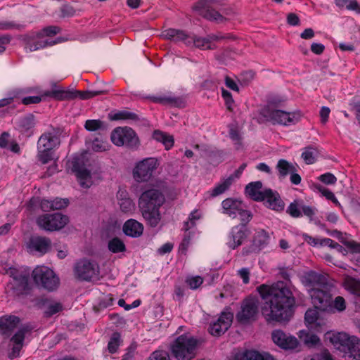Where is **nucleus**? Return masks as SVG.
I'll use <instances>...</instances> for the list:
<instances>
[{
	"instance_id": "f257e3e1",
	"label": "nucleus",
	"mask_w": 360,
	"mask_h": 360,
	"mask_svg": "<svg viewBox=\"0 0 360 360\" xmlns=\"http://www.w3.org/2000/svg\"><path fill=\"white\" fill-rule=\"evenodd\" d=\"M295 303L290 290L282 288L274 296L266 301L262 307V314L269 323L288 322L293 315Z\"/></svg>"
},
{
	"instance_id": "f03ea898",
	"label": "nucleus",
	"mask_w": 360,
	"mask_h": 360,
	"mask_svg": "<svg viewBox=\"0 0 360 360\" xmlns=\"http://www.w3.org/2000/svg\"><path fill=\"white\" fill-rule=\"evenodd\" d=\"M164 38L175 42L182 41L187 46H195L201 50H214L216 49L215 41L225 39L221 34H210L205 37L190 35L184 30L167 29L162 32Z\"/></svg>"
},
{
	"instance_id": "7ed1b4c3",
	"label": "nucleus",
	"mask_w": 360,
	"mask_h": 360,
	"mask_svg": "<svg viewBox=\"0 0 360 360\" xmlns=\"http://www.w3.org/2000/svg\"><path fill=\"white\" fill-rule=\"evenodd\" d=\"M200 341L194 336L186 333L178 336L172 343L170 349L177 360H191L197 354Z\"/></svg>"
},
{
	"instance_id": "20e7f679",
	"label": "nucleus",
	"mask_w": 360,
	"mask_h": 360,
	"mask_svg": "<svg viewBox=\"0 0 360 360\" xmlns=\"http://www.w3.org/2000/svg\"><path fill=\"white\" fill-rule=\"evenodd\" d=\"M160 165L158 158L150 157L143 159L136 163L133 169V177L136 182L144 183L149 181L155 174Z\"/></svg>"
},
{
	"instance_id": "39448f33",
	"label": "nucleus",
	"mask_w": 360,
	"mask_h": 360,
	"mask_svg": "<svg viewBox=\"0 0 360 360\" xmlns=\"http://www.w3.org/2000/svg\"><path fill=\"white\" fill-rule=\"evenodd\" d=\"M263 116L273 124H278L284 127H290L298 123L302 117V113L299 110L286 111L282 109L271 110Z\"/></svg>"
},
{
	"instance_id": "423d86ee",
	"label": "nucleus",
	"mask_w": 360,
	"mask_h": 360,
	"mask_svg": "<svg viewBox=\"0 0 360 360\" xmlns=\"http://www.w3.org/2000/svg\"><path fill=\"white\" fill-rule=\"evenodd\" d=\"M259 301L255 296H249L243 300L236 314L238 321L246 324L255 321L259 313Z\"/></svg>"
},
{
	"instance_id": "0eeeda50",
	"label": "nucleus",
	"mask_w": 360,
	"mask_h": 360,
	"mask_svg": "<svg viewBox=\"0 0 360 360\" xmlns=\"http://www.w3.org/2000/svg\"><path fill=\"white\" fill-rule=\"evenodd\" d=\"M112 142L117 146H124L129 148H137L139 140L135 131L130 127H117L111 133Z\"/></svg>"
},
{
	"instance_id": "6e6552de",
	"label": "nucleus",
	"mask_w": 360,
	"mask_h": 360,
	"mask_svg": "<svg viewBox=\"0 0 360 360\" xmlns=\"http://www.w3.org/2000/svg\"><path fill=\"white\" fill-rule=\"evenodd\" d=\"M32 278L35 283L44 288L52 291L59 284V279L54 272L45 266H38L32 271Z\"/></svg>"
},
{
	"instance_id": "1a4fd4ad",
	"label": "nucleus",
	"mask_w": 360,
	"mask_h": 360,
	"mask_svg": "<svg viewBox=\"0 0 360 360\" xmlns=\"http://www.w3.org/2000/svg\"><path fill=\"white\" fill-rule=\"evenodd\" d=\"M7 274L12 278L10 282L11 288L16 295L26 294L29 290V271L25 269L10 268Z\"/></svg>"
},
{
	"instance_id": "9d476101",
	"label": "nucleus",
	"mask_w": 360,
	"mask_h": 360,
	"mask_svg": "<svg viewBox=\"0 0 360 360\" xmlns=\"http://www.w3.org/2000/svg\"><path fill=\"white\" fill-rule=\"evenodd\" d=\"M308 291L315 308L324 311L331 309L330 300L332 298V295L328 283L319 288H310Z\"/></svg>"
},
{
	"instance_id": "9b49d317",
	"label": "nucleus",
	"mask_w": 360,
	"mask_h": 360,
	"mask_svg": "<svg viewBox=\"0 0 360 360\" xmlns=\"http://www.w3.org/2000/svg\"><path fill=\"white\" fill-rule=\"evenodd\" d=\"M75 273L80 280L89 281L98 279L100 269L96 262L82 259L76 263Z\"/></svg>"
},
{
	"instance_id": "f8f14e48",
	"label": "nucleus",
	"mask_w": 360,
	"mask_h": 360,
	"mask_svg": "<svg viewBox=\"0 0 360 360\" xmlns=\"http://www.w3.org/2000/svg\"><path fill=\"white\" fill-rule=\"evenodd\" d=\"M68 222V217L60 213L45 214L37 219L38 226L49 231H53L63 228Z\"/></svg>"
},
{
	"instance_id": "ddd939ff",
	"label": "nucleus",
	"mask_w": 360,
	"mask_h": 360,
	"mask_svg": "<svg viewBox=\"0 0 360 360\" xmlns=\"http://www.w3.org/2000/svg\"><path fill=\"white\" fill-rule=\"evenodd\" d=\"M68 167L74 172L83 188H89L91 185V176L90 172L83 167L82 160L80 157H74L68 162Z\"/></svg>"
},
{
	"instance_id": "4468645a",
	"label": "nucleus",
	"mask_w": 360,
	"mask_h": 360,
	"mask_svg": "<svg viewBox=\"0 0 360 360\" xmlns=\"http://www.w3.org/2000/svg\"><path fill=\"white\" fill-rule=\"evenodd\" d=\"M164 202V195L159 190L151 188L141 193L139 199V207H161Z\"/></svg>"
},
{
	"instance_id": "2eb2a0df",
	"label": "nucleus",
	"mask_w": 360,
	"mask_h": 360,
	"mask_svg": "<svg viewBox=\"0 0 360 360\" xmlns=\"http://www.w3.org/2000/svg\"><path fill=\"white\" fill-rule=\"evenodd\" d=\"M233 317V314L231 312H222L217 321L210 324V333L214 336H220L224 334L231 326Z\"/></svg>"
},
{
	"instance_id": "dca6fc26",
	"label": "nucleus",
	"mask_w": 360,
	"mask_h": 360,
	"mask_svg": "<svg viewBox=\"0 0 360 360\" xmlns=\"http://www.w3.org/2000/svg\"><path fill=\"white\" fill-rule=\"evenodd\" d=\"M271 336L274 342L282 349H294L299 345L298 340L295 337L288 335L281 330L273 331Z\"/></svg>"
},
{
	"instance_id": "f3484780",
	"label": "nucleus",
	"mask_w": 360,
	"mask_h": 360,
	"mask_svg": "<svg viewBox=\"0 0 360 360\" xmlns=\"http://www.w3.org/2000/svg\"><path fill=\"white\" fill-rule=\"evenodd\" d=\"M27 248L31 252H37L39 255H43L50 250L51 241L46 237L34 236L30 238Z\"/></svg>"
},
{
	"instance_id": "a211bd4d",
	"label": "nucleus",
	"mask_w": 360,
	"mask_h": 360,
	"mask_svg": "<svg viewBox=\"0 0 360 360\" xmlns=\"http://www.w3.org/2000/svg\"><path fill=\"white\" fill-rule=\"evenodd\" d=\"M60 143V138L54 131L44 132L39 137L37 142V148L53 150Z\"/></svg>"
},
{
	"instance_id": "6ab92c4d",
	"label": "nucleus",
	"mask_w": 360,
	"mask_h": 360,
	"mask_svg": "<svg viewBox=\"0 0 360 360\" xmlns=\"http://www.w3.org/2000/svg\"><path fill=\"white\" fill-rule=\"evenodd\" d=\"M302 283L310 288H319L327 283L326 278L315 271L305 272L301 277Z\"/></svg>"
},
{
	"instance_id": "aec40b11",
	"label": "nucleus",
	"mask_w": 360,
	"mask_h": 360,
	"mask_svg": "<svg viewBox=\"0 0 360 360\" xmlns=\"http://www.w3.org/2000/svg\"><path fill=\"white\" fill-rule=\"evenodd\" d=\"M306 324L308 328L317 332H321L323 330L325 323L319 317V313L316 309H308L304 316Z\"/></svg>"
},
{
	"instance_id": "412c9836",
	"label": "nucleus",
	"mask_w": 360,
	"mask_h": 360,
	"mask_svg": "<svg viewBox=\"0 0 360 360\" xmlns=\"http://www.w3.org/2000/svg\"><path fill=\"white\" fill-rule=\"evenodd\" d=\"M326 338L328 339L336 348L346 350L350 342V339H352V336L343 332H328L326 333Z\"/></svg>"
},
{
	"instance_id": "4be33fe9",
	"label": "nucleus",
	"mask_w": 360,
	"mask_h": 360,
	"mask_svg": "<svg viewBox=\"0 0 360 360\" xmlns=\"http://www.w3.org/2000/svg\"><path fill=\"white\" fill-rule=\"evenodd\" d=\"M243 205L242 201L231 198H226L221 202L223 213L233 219L237 217V213L241 210Z\"/></svg>"
},
{
	"instance_id": "5701e85b",
	"label": "nucleus",
	"mask_w": 360,
	"mask_h": 360,
	"mask_svg": "<svg viewBox=\"0 0 360 360\" xmlns=\"http://www.w3.org/2000/svg\"><path fill=\"white\" fill-rule=\"evenodd\" d=\"M160 207L139 208L143 219L148 225L156 227L161 220Z\"/></svg>"
},
{
	"instance_id": "b1692460",
	"label": "nucleus",
	"mask_w": 360,
	"mask_h": 360,
	"mask_svg": "<svg viewBox=\"0 0 360 360\" xmlns=\"http://www.w3.org/2000/svg\"><path fill=\"white\" fill-rule=\"evenodd\" d=\"M264 200H266L268 206L274 210L281 211L284 209L285 204L278 193L270 188L264 190Z\"/></svg>"
},
{
	"instance_id": "393cba45",
	"label": "nucleus",
	"mask_w": 360,
	"mask_h": 360,
	"mask_svg": "<svg viewBox=\"0 0 360 360\" xmlns=\"http://www.w3.org/2000/svg\"><path fill=\"white\" fill-rule=\"evenodd\" d=\"M123 231L127 236L138 238L143 234V225L135 219H130L124 224Z\"/></svg>"
},
{
	"instance_id": "a878e982",
	"label": "nucleus",
	"mask_w": 360,
	"mask_h": 360,
	"mask_svg": "<svg viewBox=\"0 0 360 360\" xmlns=\"http://www.w3.org/2000/svg\"><path fill=\"white\" fill-rule=\"evenodd\" d=\"M34 124V116L29 115L18 120L16 129L25 136L29 137L32 134V129Z\"/></svg>"
},
{
	"instance_id": "bb28decb",
	"label": "nucleus",
	"mask_w": 360,
	"mask_h": 360,
	"mask_svg": "<svg viewBox=\"0 0 360 360\" xmlns=\"http://www.w3.org/2000/svg\"><path fill=\"white\" fill-rule=\"evenodd\" d=\"M245 231L246 229L243 226H236L233 227L229 236V246L232 249H235L240 245L246 237Z\"/></svg>"
},
{
	"instance_id": "cd10ccee",
	"label": "nucleus",
	"mask_w": 360,
	"mask_h": 360,
	"mask_svg": "<svg viewBox=\"0 0 360 360\" xmlns=\"http://www.w3.org/2000/svg\"><path fill=\"white\" fill-rule=\"evenodd\" d=\"M262 183L259 181L248 184L245 187V193L255 201L264 200V190L262 191Z\"/></svg>"
},
{
	"instance_id": "c85d7f7f",
	"label": "nucleus",
	"mask_w": 360,
	"mask_h": 360,
	"mask_svg": "<svg viewBox=\"0 0 360 360\" xmlns=\"http://www.w3.org/2000/svg\"><path fill=\"white\" fill-rule=\"evenodd\" d=\"M20 323L18 316L6 315L0 317V333L5 335L14 330Z\"/></svg>"
},
{
	"instance_id": "c756f323",
	"label": "nucleus",
	"mask_w": 360,
	"mask_h": 360,
	"mask_svg": "<svg viewBox=\"0 0 360 360\" xmlns=\"http://www.w3.org/2000/svg\"><path fill=\"white\" fill-rule=\"evenodd\" d=\"M282 288H288L283 282L277 283L273 285L262 284L257 288V291L263 300L271 298L278 293Z\"/></svg>"
},
{
	"instance_id": "7c9ffc66",
	"label": "nucleus",
	"mask_w": 360,
	"mask_h": 360,
	"mask_svg": "<svg viewBox=\"0 0 360 360\" xmlns=\"http://www.w3.org/2000/svg\"><path fill=\"white\" fill-rule=\"evenodd\" d=\"M25 335V330L20 329L11 338L13 344L12 352L9 354V358L13 359L19 356L20 349L22 347Z\"/></svg>"
},
{
	"instance_id": "2f4dec72",
	"label": "nucleus",
	"mask_w": 360,
	"mask_h": 360,
	"mask_svg": "<svg viewBox=\"0 0 360 360\" xmlns=\"http://www.w3.org/2000/svg\"><path fill=\"white\" fill-rule=\"evenodd\" d=\"M232 360H274V359L267 353L260 354L256 351H245L236 354Z\"/></svg>"
},
{
	"instance_id": "473e14b6",
	"label": "nucleus",
	"mask_w": 360,
	"mask_h": 360,
	"mask_svg": "<svg viewBox=\"0 0 360 360\" xmlns=\"http://www.w3.org/2000/svg\"><path fill=\"white\" fill-rule=\"evenodd\" d=\"M44 96L51 97L58 101H65L72 99V91L65 90L63 88L54 85L50 91H46L43 93Z\"/></svg>"
},
{
	"instance_id": "72a5a7b5",
	"label": "nucleus",
	"mask_w": 360,
	"mask_h": 360,
	"mask_svg": "<svg viewBox=\"0 0 360 360\" xmlns=\"http://www.w3.org/2000/svg\"><path fill=\"white\" fill-rule=\"evenodd\" d=\"M53 44V43L52 41H49L48 39H46L43 35V34L40 32L37 34L35 39L27 44L26 49H27L30 51H34L40 49L45 48L47 46H51Z\"/></svg>"
},
{
	"instance_id": "f704fd0d",
	"label": "nucleus",
	"mask_w": 360,
	"mask_h": 360,
	"mask_svg": "<svg viewBox=\"0 0 360 360\" xmlns=\"http://www.w3.org/2000/svg\"><path fill=\"white\" fill-rule=\"evenodd\" d=\"M117 198L119 200L120 207L123 212L128 213L134 210V203L128 197V193L126 191L120 190L117 192Z\"/></svg>"
},
{
	"instance_id": "c9c22d12",
	"label": "nucleus",
	"mask_w": 360,
	"mask_h": 360,
	"mask_svg": "<svg viewBox=\"0 0 360 360\" xmlns=\"http://www.w3.org/2000/svg\"><path fill=\"white\" fill-rule=\"evenodd\" d=\"M286 99L280 96H271L267 100L266 106L262 110V115L268 113L271 110H276L281 109Z\"/></svg>"
},
{
	"instance_id": "e433bc0d",
	"label": "nucleus",
	"mask_w": 360,
	"mask_h": 360,
	"mask_svg": "<svg viewBox=\"0 0 360 360\" xmlns=\"http://www.w3.org/2000/svg\"><path fill=\"white\" fill-rule=\"evenodd\" d=\"M297 335L300 340L309 347H314L320 343V339L316 335L311 334L307 330H300Z\"/></svg>"
},
{
	"instance_id": "4c0bfd02",
	"label": "nucleus",
	"mask_w": 360,
	"mask_h": 360,
	"mask_svg": "<svg viewBox=\"0 0 360 360\" xmlns=\"http://www.w3.org/2000/svg\"><path fill=\"white\" fill-rule=\"evenodd\" d=\"M153 138L158 142L162 143L166 150H169L174 146V139L172 135L156 130L153 132Z\"/></svg>"
},
{
	"instance_id": "58836bf2",
	"label": "nucleus",
	"mask_w": 360,
	"mask_h": 360,
	"mask_svg": "<svg viewBox=\"0 0 360 360\" xmlns=\"http://www.w3.org/2000/svg\"><path fill=\"white\" fill-rule=\"evenodd\" d=\"M233 182V176H230L228 178L223 179L210 191V196L214 198L224 193L229 188Z\"/></svg>"
},
{
	"instance_id": "ea45409f",
	"label": "nucleus",
	"mask_w": 360,
	"mask_h": 360,
	"mask_svg": "<svg viewBox=\"0 0 360 360\" xmlns=\"http://www.w3.org/2000/svg\"><path fill=\"white\" fill-rule=\"evenodd\" d=\"M276 168L279 176L284 178L293 172L296 167L288 161L281 159L278 161Z\"/></svg>"
},
{
	"instance_id": "a19ab883",
	"label": "nucleus",
	"mask_w": 360,
	"mask_h": 360,
	"mask_svg": "<svg viewBox=\"0 0 360 360\" xmlns=\"http://www.w3.org/2000/svg\"><path fill=\"white\" fill-rule=\"evenodd\" d=\"M301 209L302 215L307 217L310 221L314 222L316 226L321 228L325 226V225L322 224L316 216L317 212V209L316 207L303 205H302Z\"/></svg>"
},
{
	"instance_id": "79ce46f5",
	"label": "nucleus",
	"mask_w": 360,
	"mask_h": 360,
	"mask_svg": "<svg viewBox=\"0 0 360 360\" xmlns=\"http://www.w3.org/2000/svg\"><path fill=\"white\" fill-rule=\"evenodd\" d=\"M346 350L350 356L355 359H360V339L356 336H352Z\"/></svg>"
},
{
	"instance_id": "37998d69",
	"label": "nucleus",
	"mask_w": 360,
	"mask_h": 360,
	"mask_svg": "<svg viewBox=\"0 0 360 360\" xmlns=\"http://www.w3.org/2000/svg\"><path fill=\"white\" fill-rule=\"evenodd\" d=\"M109 118L111 120H137L138 116L136 114L127 110H121L116 112L109 114Z\"/></svg>"
},
{
	"instance_id": "c03bdc74",
	"label": "nucleus",
	"mask_w": 360,
	"mask_h": 360,
	"mask_svg": "<svg viewBox=\"0 0 360 360\" xmlns=\"http://www.w3.org/2000/svg\"><path fill=\"white\" fill-rule=\"evenodd\" d=\"M317 155V149L309 146L303 148L301 157L306 164L311 165L315 162Z\"/></svg>"
},
{
	"instance_id": "a18cd8bd",
	"label": "nucleus",
	"mask_w": 360,
	"mask_h": 360,
	"mask_svg": "<svg viewBox=\"0 0 360 360\" xmlns=\"http://www.w3.org/2000/svg\"><path fill=\"white\" fill-rule=\"evenodd\" d=\"M335 4L339 8H346L360 13V6L356 0H335Z\"/></svg>"
},
{
	"instance_id": "49530a36",
	"label": "nucleus",
	"mask_w": 360,
	"mask_h": 360,
	"mask_svg": "<svg viewBox=\"0 0 360 360\" xmlns=\"http://www.w3.org/2000/svg\"><path fill=\"white\" fill-rule=\"evenodd\" d=\"M154 101L163 105H169L172 106H179L181 103L179 98H176L171 95H164L155 97Z\"/></svg>"
},
{
	"instance_id": "de8ad7c7",
	"label": "nucleus",
	"mask_w": 360,
	"mask_h": 360,
	"mask_svg": "<svg viewBox=\"0 0 360 360\" xmlns=\"http://www.w3.org/2000/svg\"><path fill=\"white\" fill-rule=\"evenodd\" d=\"M229 137L233 142L236 149L239 150L242 148V137L238 127L234 125L229 126Z\"/></svg>"
},
{
	"instance_id": "09e8293b",
	"label": "nucleus",
	"mask_w": 360,
	"mask_h": 360,
	"mask_svg": "<svg viewBox=\"0 0 360 360\" xmlns=\"http://www.w3.org/2000/svg\"><path fill=\"white\" fill-rule=\"evenodd\" d=\"M110 145L106 139H103L101 137L95 138L91 143V149L94 152H104L108 150Z\"/></svg>"
},
{
	"instance_id": "8fccbe9b",
	"label": "nucleus",
	"mask_w": 360,
	"mask_h": 360,
	"mask_svg": "<svg viewBox=\"0 0 360 360\" xmlns=\"http://www.w3.org/2000/svg\"><path fill=\"white\" fill-rule=\"evenodd\" d=\"M108 247L109 250L112 253L123 252L126 250V246L124 242L117 237L113 238L108 242Z\"/></svg>"
},
{
	"instance_id": "3c124183",
	"label": "nucleus",
	"mask_w": 360,
	"mask_h": 360,
	"mask_svg": "<svg viewBox=\"0 0 360 360\" xmlns=\"http://www.w3.org/2000/svg\"><path fill=\"white\" fill-rule=\"evenodd\" d=\"M330 305L331 309L326 310L328 312H335V311L341 312L346 309V302L345 299L341 296H338L333 301L330 300Z\"/></svg>"
},
{
	"instance_id": "603ef678",
	"label": "nucleus",
	"mask_w": 360,
	"mask_h": 360,
	"mask_svg": "<svg viewBox=\"0 0 360 360\" xmlns=\"http://www.w3.org/2000/svg\"><path fill=\"white\" fill-rule=\"evenodd\" d=\"M316 190L324 196L327 200L332 201L336 205H340V202L335 197V194L328 188L320 185L316 184L314 186Z\"/></svg>"
},
{
	"instance_id": "864d4df0",
	"label": "nucleus",
	"mask_w": 360,
	"mask_h": 360,
	"mask_svg": "<svg viewBox=\"0 0 360 360\" xmlns=\"http://www.w3.org/2000/svg\"><path fill=\"white\" fill-rule=\"evenodd\" d=\"M201 217L200 213L195 210L191 212L187 221L184 222V230L188 231L196 225V221Z\"/></svg>"
},
{
	"instance_id": "5fc2aeb1",
	"label": "nucleus",
	"mask_w": 360,
	"mask_h": 360,
	"mask_svg": "<svg viewBox=\"0 0 360 360\" xmlns=\"http://www.w3.org/2000/svg\"><path fill=\"white\" fill-rule=\"evenodd\" d=\"M345 286L352 293L360 295V281L353 278H347L345 281Z\"/></svg>"
},
{
	"instance_id": "6e6d98bb",
	"label": "nucleus",
	"mask_w": 360,
	"mask_h": 360,
	"mask_svg": "<svg viewBox=\"0 0 360 360\" xmlns=\"http://www.w3.org/2000/svg\"><path fill=\"white\" fill-rule=\"evenodd\" d=\"M37 158L42 164H46L53 159V152L52 150L37 148Z\"/></svg>"
},
{
	"instance_id": "4d7b16f0",
	"label": "nucleus",
	"mask_w": 360,
	"mask_h": 360,
	"mask_svg": "<svg viewBox=\"0 0 360 360\" xmlns=\"http://www.w3.org/2000/svg\"><path fill=\"white\" fill-rule=\"evenodd\" d=\"M120 343H121L120 334L118 333H114L112 335V336L108 342V351L112 354L116 352L119 346L120 345Z\"/></svg>"
},
{
	"instance_id": "13d9d810",
	"label": "nucleus",
	"mask_w": 360,
	"mask_h": 360,
	"mask_svg": "<svg viewBox=\"0 0 360 360\" xmlns=\"http://www.w3.org/2000/svg\"><path fill=\"white\" fill-rule=\"evenodd\" d=\"M302 205H300V203L295 200L292 202H291L289 206L287 208V213H288L291 217L294 218H299L302 217Z\"/></svg>"
},
{
	"instance_id": "bf43d9fd",
	"label": "nucleus",
	"mask_w": 360,
	"mask_h": 360,
	"mask_svg": "<svg viewBox=\"0 0 360 360\" xmlns=\"http://www.w3.org/2000/svg\"><path fill=\"white\" fill-rule=\"evenodd\" d=\"M237 217H239L241 221L240 226L245 228L246 224L248 223L252 219V214L250 211L245 209V205L243 204V207H241V210L237 213Z\"/></svg>"
},
{
	"instance_id": "052dcab7",
	"label": "nucleus",
	"mask_w": 360,
	"mask_h": 360,
	"mask_svg": "<svg viewBox=\"0 0 360 360\" xmlns=\"http://www.w3.org/2000/svg\"><path fill=\"white\" fill-rule=\"evenodd\" d=\"M186 283L192 290L198 288L203 283V279L200 276L188 277L186 280Z\"/></svg>"
},
{
	"instance_id": "680f3d73",
	"label": "nucleus",
	"mask_w": 360,
	"mask_h": 360,
	"mask_svg": "<svg viewBox=\"0 0 360 360\" xmlns=\"http://www.w3.org/2000/svg\"><path fill=\"white\" fill-rule=\"evenodd\" d=\"M103 122L100 120H88L84 124V128L89 131H94L101 129Z\"/></svg>"
},
{
	"instance_id": "e2e57ef3",
	"label": "nucleus",
	"mask_w": 360,
	"mask_h": 360,
	"mask_svg": "<svg viewBox=\"0 0 360 360\" xmlns=\"http://www.w3.org/2000/svg\"><path fill=\"white\" fill-rule=\"evenodd\" d=\"M72 98H79L83 100L89 99L93 98L94 96L98 95L97 92L90 91H72Z\"/></svg>"
},
{
	"instance_id": "0e129e2a",
	"label": "nucleus",
	"mask_w": 360,
	"mask_h": 360,
	"mask_svg": "<svg viewBox=\"0 0 360 360\" xmlns=\"http://www.w3.org/2000/svg\"><path fill=\"white\" fill-rule=\"evenodd\" d=\"M148 360H171V359L166 351L157 350L150 354Z\"/></svg>"
},
{
	"instance_id": "69168bd1",
	"label": "nucleus",
	"mask_w": 360,
	"mask_h": 360,
	"mask_svg": "<svg viewBox=\"0 0 360 360\" xmlns=\"http://www.w3.org/2000/svg\"><path fill=\"white\" fill-rule=\"evenodd\" d=\"M221 96L224 100L225 105H226L227 108L229 110H231L232 106H233V104L234 102L233 99L232 98L231 94L229 91L225 89L224 88H221Z\"/></svg>"
},
{
	"instance_id": "338daca9",
	"label": "nucleus",
	"mask_w": 360,
	"mask_h": 360,
	"mask_svg": "<svg viewBox=\"0 0 360 360\" xmlns=\"http://www.w3.org/2000/svg\"><path fill=\"white\" fill-rule=\"evenodd\" d=\"M344 245L352 253H360V243L354 240H349L343 241Z\"/></svg>"
},
{
	"instance_id": "774afa93",
	"label": "nucleus",
	"mask_w": 360,
	"mask_h": 360,
	"mask_svg": "<svg viewBox=\"0 0 360 360\" xmlns=\"http://www.w3.org/2000/svg\"><path fill=\"white\" fill-rule=\"evenodd\" d=\"M191 233H188L186 234L181 241V243L179 245V250L182 253L186 254V252L188 250V248L191 244Z\"/></svg>"
}]
</instances>
